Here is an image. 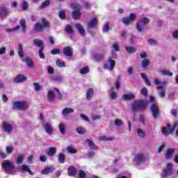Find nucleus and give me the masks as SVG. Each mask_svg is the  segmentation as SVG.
<instances>
[{"label":"nucleus","mask_w":178,"mask_h":178,"mask_svg":"<svg viewBox=\"0 0 178 178\" xmlns=\"http://www.w3.org/2000/svg\"><path fill=\"white\" fill-rule=\"evenodd\" d=\"M148 106V102L144 99L136 100L131 104V109L133 112H144Z\"/></svg>","instance_id":"obj_1"},{"label":"nucleus","mask_w":178,"mask_h":178,"mask_svg":"<svg viewBox=\"0 0 178 178\" xmlns=\"http://www.w3.org/2000/svg\"><path fill=\"white\" fill-rule=\"evenodd\" d=\"M3 170L7 175H15V164L10 160H5L2 163Z\"/></svg>","instance_id":"obj_2"},{"label":"nucleus","mask_w":178,"mask_h":178,"mask_svg":"<svg viewBox=\"0 0 178 178\" xmlns=\"http://www.w3.org/2000/svg\"><path fill=\"white\" fill-rule=\"evenodd\" d=\"M41 22L42 24H41V23H39V22L35 24L34 31L42 33L44 29H47V27H49V22L47 21L45 18H42Z\"/></svg>","instance_id":"obj_3"},{"label":"nucleus","mask_w":178,"mask_h":178,"mask_svg":"<svg viewBox=\"0 0 178 178\" xmlns=\"http://www.w3.org/2000/svg\"><path fill=\"white\" fill-rule=\"evenodd\" d=\"M29 108V105L26 102H13L12 108L13 111H26Z\"/></svg>","instance_id":"obj_4"},{"label":"nucleus","mask_w":178,"mask_h":178,"mask_svg":"<svg viewBox=\"0 0 178 178\" xmlns=\"http://www.w3.org/2000/svg\"><path fill=\"white\" fill-rule=\"evenodd\" d=\"M98 26V19L97 17H94L90 19V22L88 23V31H89L91 35H95V32L92 31L93 29H95Z\"/></svg>","instance_id":"obj_5"},{"label":"nucleus","mask_w":178,"mask_h":178,"mask_svg":"<svg viewBox=\"0 0 178 178\" xmlns=\"http://www.w3.org/2000/svg\"><path fill=\"white\" fill-rule=\"evenodd\" d=\"M173 174V163H168L167 168L164 169L163 172L161 175V178H168Z\"/></svg>","instance_id":"obj_6"},{"label":"nucleus","mask_w":178,"mask_h":178,"mask_svg":"<svg viewBox=\"0 0 178 178\" xmlns=\"http://www.w3.org/2000/svg\"><path fill=\"white\" fill-rule=\"evenodd\" d=\"M149 23V19L147 17H143L140 19L136 23V29L139 33H143L144 31V28L143 27V24L147 25Z\"/></svg>","instance_id":"obj_7"},{"label":"nucleus","mask_w":178,"mask_h":178,"mask_svg":"<svg viewBox=\"0 0 178 178\" xmlns=\"http://www.w3.org/2000/svg\"><path fill=\"white\" fill-rule=\"evenodd\" d=\"M134 19H136V14L131 13L128 17H123L122 20V23L125 24V26H129L131 22L134 21Z\"/></svg>","instance_id":"obj_8"},{"label":"nucleus","mask_w":178,"mask_h":178,"mask_svg":"<svg viewBox=\"0 0 178 178\" xmlns=\"http://www.w3.org/2000/svg\"><path fill=\"white\" fill-rule=\"evenodd\" d=\"M2 129L6 133H12L13 131V124L4 121L2 124Z\"/></svg>","instance_id":"obj_9"},{"label":"nucleus","mask_w":178,"mask_h":178,"mask_svg":"<svg viewBox=\"0 0 178 178\" xmlns=\"http://www.w3.org/2000/svg\"><path fill=\"white\" fill-rule=\"evenodd\" d=\"M150 111L154 119H158V118H159V108L156 104H152L150 107Z\"/></svg>","instance_id":"obj_10"},{"label":"nucleus","mask_w":178,"mask_h":178,"mask_svg":"<svg viewBox=\"0 0 178 178\" xmlns=\"http://www.w3.org/2000/svg\"><path fill=\"white\" fill-rule=\"evenodd\" d=\"M108 62L109 63V65H108V64H104V69L105 70H109L111 72H112V70H113L114 67H115V65H116V63L114 61L113 59H112V57H109L108 58Z\"/></svg>","instance_id":"obj_11"},{"label":"nucleus","mask_w":178,"mask_h":178,"mask_svg":"<svg viewBox=\"0 0 178 178\" xmlns=\"http://www.w3.org/2000/svg\"><path fill=\"white\" fill-rule=\"evenodd\" d=\"M43 128L49 136L52 135V133H54V127H52V124L49 122L44 123L43 124Z\"/></svg>","instance_id":"obj_12"},{"label":"nucleus","mask_w":178,"mask_h":178,"mask_svg":"<svg viewBox=\"0 0 178 178\" xmlns=\"http://www.w3.org/2000/svg\"><path fill=\"white\" fill-rule=\"evenodd\" d=\"M154 84L157 86V90H162L163 88H164L165 86H166V81H161L159 79L156 78L154 79Z\"/></svg>","instance_id":"obj_13"},{"label":"nucleus","mask_w":178,"mask_h":178,"mask_svg":"<svg viewBox=\"0 0 178 178\" xmlns=\"http://www.w3.org/2000/svg\"><path fill=\"white\" fill-rule=\"evenodd\" d=\"M18 170L22 172H27L29 175H30L31 176H33V175H34V172H33V171L30 170V167H29V165H26L19 166Z\"/></svg>","instance_id":"obj_14"},{"label":"nucleus","mask_w":178,"mask_h":178,"mask_svg":"<svg viewBox=\"0 0 178 178\" xmlns=\"http://www.w3.org/2000/svg\"><path fill=\"white\" fill-rule=\"evenodd\" d=\"M143 162H145V157L143 154H137L135 156L134 158V163L136 165H140V163H143Z\"/></svg>","instance_id":"obj_15"},{"label":"nucleus","mask_w":178,"mask_h":178,"mask_svg":"<svg viewBox=\"0 0 178 178\" xmlns=\"http://www.w3.org/2000/svg\"><path fill=\"white\" fill-rule=\"evenodd\" d=\"M74 112V109L72 108H65L64 109H63L62 111V115L63 116H65V119H66V120H69V117H67V115H70V113H73Z\"/></svg>","instance_id":"obj_16"},{"label":"nucleus","mask_w":178,"mask_h":178,"mask_svg":"<svg viewBox=\"0 0 178 178\" xmlns=\"http://www.w3.org/2000/svg\"><path fill=\"white\" fill-rule=\"evenodd\" d=\"M63 52L65 56H73V49L71 47H66L63 49Z\"/></svg>","instance_id":"obj_17"},{"label":"nucleus","mask_w":178,"mask_h":178,"mask_svg":"<svg viewBox=\"0 0 178 178\" xmlns=\"http://www.w3.org/2000/svg\"><path fill=\"white\" fill-rule=\"evenodd\" d=\"M168 130L170 133H173L176 130L175 134L178 137V122H175L173 126L168 124Z\"/></svg>","instance_id":"obj_18"},{"label":"nucleus","mask_w":178,"mask_h":178,"mask_svg":"<svg viewBox=\"0 0 178 178\" xmlns=\"http://www.w3.org/2000/svg\"><path fill=\"white\" fill-rule=\"evenodd\" d=\"M27 80V76L23 74H19L14 80L15 83H24Z\"/></svg>","instance_id":"obj_19"},{"label":"nucleus","mask_w":178,"mask_h":178,"mask_svg":"<svg viewBox=\"0 0 178 178\" xmlns=\"http://www.w3.org/2000/svg\"><path fill=\"white\" fill-rule=\"evenodd\" d=\"M75 27L82 37H86V30H84V28H83V26H81V24L77 23L76 24Z\"/></svg>","instance_id":"obj_20"},{"label":"nucleus","mask_w":178,"mask_h":178,"mask_svg":"<svg viewBox=\"0 0 178 178\" xmlns=\"http://www.w3.org/2000/svg\"><path fill=\"white\" fill-rule=\"evenodd\" d=\"M51 81H56V83H62L65 81V78L62 75H56L51 78Z\"/></svg>","instance_id":"obj_21"},{"label":"nucleus","mask_w":178,"mask_h":178,"mask_svg":"<svg viewBox=\"0 0 178 178\" xmlns=\"http://www.w3.org/2000/svg\"><path fill=\"white\" fill-rule=\"evenodd\" d=\"M33 44L34 45H35L36 47H38V48H40V49H44V41L42 40H40L38 39H35L33 40Z\"/></svg>","instance_id":"obj_22"},{"label":"nucleus","mask_w":178,"mask_h":178,"mask_svg":"<svg viewBox=\"0 0 178 178\" xmlns=\"http://www.w3.org/2000/svg\"><path fill=\"white\" fill-rule=\"evenodd\" d=\"M94 97V89L89 88L86 92V99L88 101H91Z\"/></svg>","instance_id":"obj_23"},{"label":"nucleus","mask_w":178,"mask_h":178,"mask_svg":"<svg viewBox=\"0 0 178 178\" xmlns=\"http://www.w3.org/2000/svg\"><path fill=\"white\" fill-rule=\"evenodd\" d=\"M46 154L48 156H54L56 154V147H51L46 151Z\"/></svg>","instance_id":"obj_24"},{"label":"nucleus","mask_w":178,"mask_h":178,"mask_svg":"<svg viewBox=\"0 0 178 178\" xmlns=\"http://www.w3.org/2000/svg\"><path fill=\"white\" fill-rule=\"evenodd\" d=\"M55 170V168L53 166L47 167L44 169H43L41 172L42 175H48L49 173H52Z\"/></svg>","instance_id":"obj_25"},{"label":"nucleus","mask_w":178,"mask_h":178,"mask_svg":"<svg viewBox=\"0 0 178 178\" xmlns=\"http://www.w3.org/2000/svg\"><path fill=\"white\" fill-rule=\"evenodd\" d=\"M54 99H55V93L53 90H49L47 93V101L53 102Z\"/></svg>","instance_id":"obj_26"},{"label":"nucleus","mask_w":178,"mask_h":178,"mask_svg":"<svg viewBox=\"0 0 178 178\" xmlns=\"http://www.w3.org/2000/svg\"><path fill=\"white\" fill-rule=\"evenodd\" d=\"M68 176H76V174L77 173V170L74 166H70L68 168Z\"/></svg>","instance_id":"obj_27"},{"label":"nucleus","mask_w":178,"mask_h":178,"mask_svg":"<svg viewBox=\"0 0 178 178\" xmlns=\"http://www.w3.org/2000/svg\"><path fill=\"white\" fill-rule=\"evenodd\" d=\"M173 154H175V149H167L165 154L166 159H172V156H173Z\"/></svg>","instance_id":"obj_28"},{"label":"nucleus","mask_w":178,"mask_h":178,"mask_svg":"<svg viewBox=\"0 0 178 178\" xmlns=\"http://www.w3.org/2000/svg\"><path fill=\"white\" fill-rule=\"evenodd\" d=\"M123 101H130L131 99H134V94L129 93V94H124L122 96Z\"/></svg>","instance_id":"obj_29"},{"label":"nucleus","mask_w":178,"mask_h":178,"mask_svg":"<svg viewBox=\"0 0 178 178\" xmlns=\"http://www.w3.org/2000/svg\"><path fill=\"white\" fill-rule=\"evenodd\" d=\"M24 62L26 63L28 67H30L31 69L34 67V63H33V60L31 58H30V57H26Z\"/></svg>","instance_id":"obj_30"},{"label":"nucleus","mask_w":178,"mask_h":178,"mask_svg":"<svg viewBox=\"0 0 178 178\" xmlns=\"http://www.w3.org/2000/svg\"><path fill=\"white\" fill-rule=\"evenodd\" d=\"M19 24H20L21 28L22 29L23 33H26L27 26L26 25V20L24 19H20Z\"/></svg>","instance_id":"obj_31"},{"label":"nucleus","mask_w":178,"mask_h":178,"mask_svg":"<svg viewBox=\"0 0 178 178\" xmlns=\"http://www.w3.org/2000/svg\"><path fill=\"white\" fill-rule=\"evenodd\" d=\"M93 59L95 62H99L101 60H104V55L99 54H95L93 55Z\"/></svg>","instance_id":"obj_32"},{"label":"nucleus","mask_w":178,"mask_h":178,"mask_svg":"<svg viewBox=\"0 0 178 178\" xmlns=\"http://www.w3.org/2000/svg\"><path fill=\"white\" fill-rule=\"evenodd\" d=\"M110 98L111 99H115L116 98H118V94L116 93V92H115L114 87H112L110 89Z\"/></svg>","instance_id":"obj_33"},{"label":"nucleus","mask_w":178,"mask_h":178,"mask_svg":"<svg viewBox=\"0 0 178 178\" xmlns=\"http://www.w3.org/2000/svg\"><path fill=\"white\" fill-rule=\"evenodd\" d=\"M136 133H137L138 137H140V138H144L145 137V136H147V134H145V131L143 130L140 128H138L137 129Z\"/></svg>","instance_id":"obj_34"},{"label":"nucleus","mask_w":178,"mask_h":178,"mask_svg":"<svg viewBox=\"0 0 178 178\" xmlns=\"http://www.w3.org/2000/svg\"><path fill=\"white\" fill-rule=\"evenodd\" d=\"M140 76L142 79H143V80L145 81L147 86H151V81H149V79H148V76H147V74H145V73H141Z\"/></svg>","instance_id":"obj_35"},{"label":"nucleus","mask_w":178,"mask_h":178,"mask_svg":"<svg viewBox=\"0 0 178 178\" xmlns=\"http://www.w3.org/2000/svg\"><path fill=\"white\" fill-rule=\"evenodd\" d=\"M18 55L19 58H23L24 56L23 44L22 43L18 44Z\"/></svg>","instance_id":"obj_36"},{"label":"nucleus","mask_w":178,"mask_h":178,"mask_svg":"<svg viewBox=\"0 0 178 178\" xmlns=\"http://www.w3.org/2000/svg\"><path fill=\"white\" fill-rule=\"evenodd\" d=\"M23 162H24V156L22 154H19L16 159V163L17 165H22Z\"/></svg>","instance_id":"obj_37"},{"label":"nucleus","mask_w":178,"mask_h":178,"mask_svg":"<svg viewBox=\"0 0 178 178\" xmlns=\"http://www.w3.org/2000/svg\"><path fill=\"white\" fill-rule=\"evenodd\" d=\"M100 141H113L115 138L113 137H108L105 136H102L99 138Z\"/></svg>","instance_id":"obj_38"},{"label":"nucleus","mask_w":178,"mask_h":178,"mask_svg":"<svg viewBox=\"0 0 178 178\" xmlns=\"http://www.w3.org/2000/svg\"><path fill=\"white\" fill-rule=\"evenodd\" d=\"M147 44H148V45H150V47H153L154 45H158V40H156L154 38H149L147 40Z\"/></svg>","instance_id":"obj_39"},{"label":"nucleus","mask_w":178,"mask_h":178,"mask_svg":"<svg viewBox=\"0 0 178 178\" xmlns=\"http://www.w3.org/2000/svg\"><path fill=\"white\" fill-rule=\"evenodd\" d=\"M71 8L74 10H81V6H80V4H79L78 3H72L71 4Z\"/></svg>","instance_id":"obj_40"},{"label":"nucleus","mask_w":178,"mask_h":178,"mask_svg":"<svg viewBox=\"0 0 178 178\" xmlns=\"http://www.w3.org/2000/svg\"><path fill=\"white\" fill-rule=\"evenodd\" d=\"M86 143H88L89 147L90 149H97V145L91 140V139H87Z\"/></svg>","instance_id":"obj_41"},{"label":"nucleus","mask_w":178,"mask_h":178,"mask_svg":"<svg viewBox=\"0 0 178 178\" xmlns=\"http://www.w3.org/2000/svg\"><path fill=\"white\" fill-rule=\"evenodd\" d=\"M9 15V12H8V10L6 8H1L0 10V17H5Z\"/></svg>","instance_id":"obj_42"},{"label":"nucleus","mask_w":178,"mask_h":178,"mask_svg":"<svg viewBox=\"0 0 178 178\" xmlns=\"http://www.w3.org/2000/svg\"><path fill=\"white\" fill-rule=\"evenodd\" d=\"M115 124L117 127H122L124 124V122L122 120L117 118L115 120Z\"/></svg>","instance_id":"obj_43"},{"label":"nucleus","mask_w":178,"mask_h":178,"mask_svg":"<svg viewBox=\"0 0 178 178\" xmlns=\"http://www.w3.org/2000/svg\"><path fill=\"white\" fill-rule=\"evenodd\" d=\"M125 49L127 52H128V54H134V52L137 51V49L134 47L129 46V47H127Z\"/></svg>","instance_id":"obj_44"},{"label":"nucleus","mask_w":178,"mask_h":178,"mask_svg":"<svg viewBox=\"0 0 178 178\" xmlns=\"http://www.w3.org/2000/svg\"><path fill=\"white\" fill-rule=\"evenodd\" d=\"M58 162L60 163H65L66 162V157L62 153L58 154Z\"/></svg>","instance_id":"obj_45"},{"label":"nucleus","mask_w":178,"mask_h":178,"mask_svg":"<svg viewBox=\"0 0 178 178\" xmlns=\"http://www.w3.org/2000/svg\"><path fill=\"white\" fill-rule=\"evenodd\" d=\"M141 66L143 69L147 68V66H149V60L148 59H143L141 62Z\"/></svg>","instance_id":"obj_46"},{"label":"nucleus","mask_w":178,"mask_h":178,"mask_svg":"<svg viewBox=\"0 0 178 178\" xmlns=\"http://www.w3.org/2000/svg\"><path fill=\"white\" fill-rule=\"evenodd\" d=\"M76 131L78 133V134H86V129H84L82 127H78L76 128Z\"/></svg>","instance_id":"obj_47"},{"label":"nucleus","mask_w":178,"mask_h":178,"mask_svg":"<svg viewBox=\"0 0 178 178\" xmlns=\"http://www.w3.org/2000/svg\"><path fill=\"white\" fill-rule=\"evenodd\" d=\"M160 73L161 74H163V76H173V73L172 72H170L169 70H161L160 71Z\"/></svg>","instance_id":"obj_48"},{"label":"nucleus","mask_w":178,"mask_h":178,"mask_svg":"<svg viewBox=\"0 0 178 178\" xmlns=\"http://www.w3.org/2000/svg\"><path fill=\"white\" fill-rule=\"evenodd\" d=\"M59 130L61 134H65L66 133V124H60Z\"/></svg>","instance_id":"obj_49"},{"label":"nucleus","mask_w":178,"mask_h":178,"mask_svg":"<svg viewBox=\"0 0 178 178\" xmlns=\"http://www.w3.org/2000/svg\"><path fill=\"white\" fill-rule=\"evenodd\" d=\"M79 73H81V74H88V73H90V69L88 67H85L79 70Z\"/></svg>","instance_id":"obj_50"},{"label":"nucleus","mask_w":178,"mask_h":178,"mask_svg":"<svg viewBox=\"0 0 178 178\" xmlns=\"http://www.w3.org/2000/svg\"><path fill=\"white\" fill-rule=\"evenodd\" d=\"M80 16H81V13L80 12V10H74L72 13V17L74 19H79V17H80Z\"/></svg>","instance_id":"obj_51"},{"label":"nucleus","mask_w":178,"mask_h":178,"mask_svg":"<svg viewBox=\"0 0 178 178\" xmlns=\"http://www.w3.org/2000/svg\"><path fill=\"white\" fill-rule=\"evenodd\" d=\"M67 151L69 154H77V151L74 149L73 146L67 147Z\"/></svg>","instance_id":"obj_52"},{"label":"nucleus","mask_w":178,"mask_h":178,"mask_svg":"<svg viewBox=\"0 0 178 178\" xmlns=\"http://www.w3.org/2000/svg\"><path fill=\"white\" fill-rule=\"evenodd\" d=\"M169 124L167 125V127H164L162 128V133L163 134H164V136H169V133H170L169 130Z\"/></svg>","instance_id":"obj_53"},{"label":"nucleus","mask_w":178,"mask_h":178,"mask_svg":"<svg viewBox=\"0 0 178 178\" xmlns=\"http://www.w3.org/2000/svg\"><path fill=\"white\" fill-rule=\"evenodd\" d=\"M49 5H51V1L49 0H46L45 1H44L42 3L40 8H41V9H44V8H48V6H49Z\"/></svg>","instance_id":"obj_54"},{"label":"nucleus","mask_w":178,"mask_h":178,"mask_svg":"<svg viewBox=\"0 0 178 178\" xmlns=\"http://www.w3.org/2000/svg\"><path fill=\"white\" fill-rule=\"evenodd\" d=\"M65 31H66V33H67L68 34H73L74 33L73 28H72V26L70 25H67L65 27Z\"/></svg>","instance_id":"obj_55"},{"label":"nucleus","mask_w":178,"mask_h":178,"mask_svg":"<svg viewBox=\"0 0 178 178\" xmlns=\"http://www.w3.org/2000/svg\"><path fill=\"white\" fill-rule=\"evenodd\" d=\"M6 152L8 155H10L12 152H13V146H7L6 147Z\"/></svg>","instance_id":"obj_56"},{"label":"nucleus","mask_w":178,"mask_h":178,"mask_svg":"<svg viewBox=\"0 0 178 178\" xmlns=\"http://www.w3.org/2000/svg\"><path fill=\"white\" fill-rule=\"evenodd\" d=\"M121 84H122L121 78H120V76H119L118 80L116 81V83H115L116 90H119V88H120Z\"/></svg>","instance_id":"obj_57"},{"label":"nucleus","mask_w":178,"mask_h":178,"mask_svg":"<svg viewBox=\"0 0 178 178\" xmlns=\"http://www.w3.org/2000/svg\"><path fill=\"white\" fill-rule=\"evenodd\" d=\"M56 65L58 67H66V65H65V63H63L59 60H56Z\"/></svg>","instance_id":"obj_58"},{"label":"nucleus","mask_w":178,"mask_h":178,"mask_svg":"<svg viewBox=\"0 0 178 178\" xmlns=\"http://www.w3.org/2000/svg\"><path fill=\"white\" fill-rule=\"evenodd\" d=\"M33 86H34V89L35 91H41V85H40L39 83L38 82H35L33 83Z\"/></svg>","instance_id":"obj_59"},{"label":"nucleus","mask_w":178,"mask_h":178,"mask_svg":"<svg viewBox=\"0 0 178 178\" xmlns=\"http://www.w3.org/2000/svg\"><path fill=\"white\" fill-rule=\"evenodd\" d=\"M140 93L142 94V95H144V97H147L148 90H147V88L143 87L140 91Z\"/></svg>","instance_id":"obj_60"},{"label":"nucleus","mask_w":178,"mask_h":178,"mask_svg":"<svg viewBox=\"0 0 178 178\" xmlns=\"http://www.w3.org/2000/svg\"><path fill=\"white\" fill-rule=\"evenodd\" d=\"M54 90L56 91V92H58V95H57V99H59L60 101H61L63 96H62V93H60V90H59L58 89V88H54Z\"/></svg>","instance_id":"obj_61"},{"label":"nucleus","mask_w":178,"mask_h":178,"mask_svg":"<svg viewBox=\"0 0 178 178\" xmlns=\"http://www.w3.org/2000/svg\"><path fill=\"white\" fill-rule=\"evenodd\" d=\"M103 31H104L105 33H108V31H109V22H106L104 24Z\"/></svg>","instance_id":"obj_62"},{"label":"nucleus","mask_w":178,"mask_h":178,"mask_svg":"<svg viewBox=\"0 0 178 178\" xmlns=\"http://www.w3.org/2000/svg\"><path fill=\"white\" fill-rule=\"evenodd\" d=\"M113 51H116V52H119V49H120V47H119V43L118 42H115L113 44Z\"/></svg>","instance_id":"obj_63"},{"label":"nucleus","mask_w":178,"mask_h":178,"mask_svg":"<svg viewBox=\"0 0 178 178\" xmlns=\"http://www.w3.org/2000/svg\"><path fill=\"white\" fill-rule=\"evenodd\" d=\"M79 178H86V172H84L81 170H79Z\"/></svg>","instance_id":"obj_64"}]
</instances>
